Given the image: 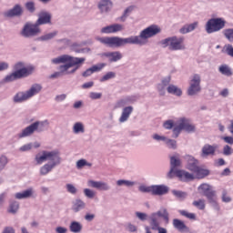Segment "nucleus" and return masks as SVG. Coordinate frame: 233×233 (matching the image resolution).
<instances>
[{
  "label": "nucleus",
  "mask_w": 233,
  "mask_h": 233,
  "mask_svg": "<svg viewBox=\"0 0 233 233\" xmlns=\"http://www.w3.org/2000/svg\"><path fill=\"white\" fill-rule=\"evenodd\" d=\"M225 25H227V21L221 17L210 18L206 24V32L207 34L219 32V30H223V28H225Z\"/></svg>",
  "instance_id": "9"
},
{
  "label": "nucleus",
  "mask_w": 233,
  "mask_h": 233,
  "mask_svg": "<svg viewBox=\"0 0 233 233\" xmlns=\"http://www.w3.org/2000/svg\"><path fill=\"white\" fill-rule=\"evenodd\" d=\"M89 97H90V99H93V100L101 99V97H103V94L102 93L91 92L89 94Z\"/></svg>",
  "instance_id": "58"
},
{
  "label": "nucleus",
  "mask_w": 233,
  "mask_h": 233,
  "mask_svg": "<svg viewBox=\"0 0 233 233\" xmlns=\"http://www.w3.org/2000/svg\"><path fill=\"white\" fill-rule=\"evenodd\" d=\"M38 19L35 24L41 26L43 25H52V14L48 11L42 10L37 14Z\"/></svg>",
  "instance_id": "13"
},
{
  "label": "nucleus",
  "mask_w": 233,
  "mask_h": 233,
  "mask_svg": "<svg viewBox=\"0 0 233 233\" xmlns=\"http://www.w3.org/2000/svg\"><path fill=\"white\" fill-rule=\"evenodd\" d=\"M69 230L72 233H81L83 231V224L79 221H72L69 225Z\"/></svg>",
  "instance_id": "32"
},
{
  "label": "nucleus",
  "mask_w": 233,
  "mask_h": 233,
  "mask_svg": "<svg viewBox=\"0 0 233 233\" xmlns=\"http://www.w3.org/2000/svg\"><path fill=\"white\" fill-rule=\"evenodd\" d=\"M15 199H35V198H37V194L34 187H28L22 192L15 193Z\"/></svg>",
  "instance_id": "14"
},
{
  "label": "nucleus",
  "mask_w": 233,
  "mask_h": 233,
  "mask_svg": "<svg viewBox=\"0 0 233 233\" xmlns=\"http://www.w3.org/2000/svg\"><path fill=\"white\" fill-rule=\"evenodd\" d=\"M127 105H128V98H124L116 103V107L123 108L124 106H127Z\"/></svg>",
  "instance_id": "55"
},
{
  "label": "nucleus",
  "mask_w": 233,
  "mask_h": 233,
  "mask_svg": "<svg viewBox=\"0 0 233 233\" xmlns=\"http://www.w3.org/2000/svg\"><path fill=\"white\" fill-rule=\"evenodd\" d=\"M86 208V203L81 198H76L72 201L71 210L74 214H78L81 210Z\"/></svg>",
  "instance_id": "20"
},
{
  "label": "nucleus",
  "mask_w": 233,
  "mask_h": 233,
  "mask_svg": "<svg viewBox=\"0 0 233 233\" xmlns=\"http://www.w3.org/2000/svg\"><path fill=\"white\" fill-rule=\"evenodd\" d=\"M38 34H41V29H39V25L36 23L32 24L27 22L25 24L20 35L22 37L30 38L35 37Z\"/></svg>",
  "instance_id": "10"
},
{
  "label": "nucleus",
  "mask_w": 233,
  "mask_h": 233,
  "mask_svg": "<svg viewBox=\"0 0 233 233\" xmlns=\"http://www.w3.org/2000/svg\"><path fill=\"white\" fill-rule=\"evenodd\" d=\"M87 187H90L91 188H96L97 190H103L105 192L112 188V187H110V184L106 182L96 181V180H88Z\"/></svg>",
  "instance_id": "17"
},
{
  "label": "nucleus",
  "mask_w": 233,
  "mask_h": 233,
  "mask_svg": "<svg viewBox=\"0 0 233 233\" xmlns=\"http://www.w3.org/2000/svg\"><path fill=\"white\" fill-rule=\"evenodd\" d=\"M43 90V86L41 84H34L27 91H20L17 92L14 97V103H25V101H28V99H32L34 96H37L39 92Z\"/></svg>",
  "instance_id": "7"
},
{
  "label": "nucleus",
  "mask_w": 233,
  "mask_h": 233,
  "mask_svg": "<svg viewBox=\"0 0 233 233\" xmlns=\"http://www.w3.org/2000/svg\"><path fill=\"white\" fill-rule=\"evenodd\" d=\"M2 233H15V229L12 227H5Z\"/></svg>",
  "instance_id": "64"
},
{
  "label": "nucleus",
  "mask_w": 233,
  "mask_h": 233,
  "mask_svg": "<svg viewBox=\"0 0 233 233\" xmlns=\"http://www.w3.org/2000/svg\"><path fill=\"white\" fill-rule=\"evenodd\" d=\"M139 192H142L143 194H152L153 195V190H154V185L152 186H139L138 187Z\"/></svg>",
  "instance_id": "43"
},
{
  "label": "nucleus",
  "mask_w": 233,
  "mask_h": 233,
  "mask_svg": "<svg viewBox=\"0 0 233 233\" xmlns=\"http://www.w3.org/2000/svg\"><path fill=\"white\" fill-rule=\"evenodd\" d=\"M116 72L109 71L100 78V83H105L106 81H110V79H116Z\"/></svg>",
  "instance_id": "40"
},
{
  "label": "nucleus",
  "mask_w": 233,
  "mask_h": 233,
  "mask_svg": "<svg viewBox=\"0 0 233 233\" xmlns=\"http://www.w3.org/2000/svg\"><path fill=\"white\" fill-rule=\"evenodd\" d=\"M201 92V76L195 74L189 82V86L187 88V96H198Z\"/></svg>",
  "instance_id": "11"
},
{
  "label": "nucleus",
  "mask_w": 233,
  "mask_h": 233,
  "mask_svg": "<svg viewBox=\"0 0 233 233\" xmlns=\"http://www.w3.org/2000/svg\"><path fill=\"white\" fill-rule=\"evenodd\" d=\"M127 228L128 232H137V227L132 223H128Z\"/></svg>",
  "instance_id": "62"
},
{
  "label": "nucleus",
  "mask_w": 233,
  "mask_h": 233,
  "mask_svg": "<svg viewBox=\"0 0 233 233\" xmlns=\"http://www.w3.org/2000/svg\"><path fill=\"white\" fill-rule=\"evenodd\" d=\"M218 71L220 72V74H222L223 76H227L228 77H230V76H232V70L227 65L220 66Z\"/></svg>",
  "instance_id": "38"
},
{
  "label": "nucleus",
  "mask_w": 233,
  "mask_h": 233,
  "mask_svg": "<svg viewBox=\"0 0 233 233\" xmlns=\"http://www.w3.org/2000/svg\"><path fill=\"white\" fill-rule=\"evenodd\" d=\"M19 210V202L16 200H10L9 201V214H17Z\"/></svg>",
  "instance_id": "34"
},
{
  "label": "nucleus",
  "mask_w": 233,
  "mask_h": 233,
  "mask_svg": "<svg viewBox=\"0 0 233 233\" xmlns=\"http://www.w3.org/2000/svg\"><path fill=\"white\" fill-rule=\"evenodd\" d=\"M174 127V121L167 120L164 123V128H167V130H170Z\"/></svg>",
  "instance_id": "61"
},
{
  "label": "nucleus",
  "mask_w": 233,
  "mask_h": 233,
  "mask_svg": "<svg viewBox=\"0 0 233 233\" xmlns=\"http://www.w3.org/2000/svg\"><path fill=\"white\" fill-rule=\"evenodd\" d=\"M149 225L150 227H145L146 233H152V231H150V228L151 230H153L154 228H157L161 225V222H159V218L155 213H151L149 216Z\"/></svg>",
  "instance_id": "19"
},
{
  "label": "nucleus",
  "mask_w": 233,
  "mask_h": 233,
  "mask_svg": "<svg viewBox=\"0 0 233 233\" xmlns=\"http://www.w3.org/2000/svg\"><path fill=\"white\" fill-rule=\"evenodd\" d=\"M176 176L177 177H179V179H181L182 181H190V179H194V175L181 169L176 171Z\"/></svg>",
  "instance_id": "28"
},
{
  "label": "nucleus",
  "mask_w": 233,
  "mask_h": 233,
  "mask_svg": "<svg viewBox=\"0 0 233 233\" xmlns=\"http://www.w3.org/2000/svg\"><path fill=\"white\" fill-rule=\"evenodd\" d=\"M134 8H136V6L130 5L125 9L123 15L119 18L121 23H125V21H127V19L128 18L130 14H132V12H134Z\"/></svg>",
  "instance_id": "35"
},
{
  "label": "nucleus",
  "mask_w": 233,
  "mask_h": 233,
  "mask_svg": "<svg viewBox=\"0 0 233 233\" xmlns=\"http://www.w3.org/2000/svg\"><path fill=\"white\" fill-rule=\"evenodd\" d=\"M48 127H50V122H48V120L35 121L18 133L17 137L19 139H23V137L32 136L35 132H37L38 134H41V132H46V130H48Z\"/></svg>",
  "instance_id": "5"
},
{
  "label": "nucleus",
  "mask_w": 233,
  "mask_h": 233,
  "mask_svg": "<svg viewBox=\"0 0 233 233\" xmlns=\"http://www.w3.org/2000/svg\"><path fill=\"white\" fill-rule=\"evenodd\" d=\"M194 174H196V176L199 179H203V177H207V176H208V174H210V171H208V169H203L198 167H197V170L194 171Z\"/></svg>",
  "instance_id": "36"
},
{
  "label": "nucleus",
  "mask_w": 233,
  "mask_h": 233,
  "mask_svg": "<svg viewBox=\"0 0 233 233\" xmlns=\"http://www.w3.org/2000/svg\"><path fill=\"white\" fill-rule=\"evenodd\" d=\"M182 130L183 129H181V127L177 124V126L173 128V136H172V137H175V138L179 137V134H181Z\"/></svg>",
  "instance_id": "54"
},
{
  "label": "nucleus",
  "mask_w": 233,
  "mask_h": 233,
  "mask_svg": "<svg viewBox=\"0 0 233 233\" xmlns=\"http://www.w3.org/2000/svg\"><path fill=\"white\" fill-rule=\"evenodd\" d=\"M57 35V31H54L52 33L46 34L38 38V41H50V39H54Z\"/></svg>",
  "instance_id": "44"
},
{
  "label": "nucleus",
  "mask_w": 233,
  "mask_h": 233,
  "mask_svg": "<svg viewBox=\"0 0 233 233\" xmlns=\"http://www.w3.org/2000/svg\"><path fill=\"white\" fill-rule=\"evenodd\" d=\"M218 146H212L209 144L204 145L201 151V157H208V156H216V150Z\"/></svg>",
  "instance_id": "23"
},
{
  "label": "nucleus",
  "mask_w": 233,
  "mask_h": 233,
  "mask_svg": "<svg viewBox=\"0 0 233 233\" xmlns=\"http://www.w3.org/2000/svg\"><path fill=\"white\" fill-rule=\"evenodd\" d=\"M184 158L187 163V170H190L191 172H195V170H198L199 167V162L198 161V159H195V157L190 155H186Z\"/></svg>",
  "instance_id": "21"
},
{
  "label": "nucleus",
  "mask_w": 233,
  "mask_h": 233,
  "mask_svg": "<svg viewBox=\"0 0 233 233\" xmlns=\"http://www.w3.org/2000/svg\"><path fill=\"white\" fill-rule=\"evenodd\" d=\"M169 190L168 186L153 185V196H165Z\"/></svg>",
  "instance_id": "26"
},
{
  "label": "nucleus",
  "mask_w": 233,
  "mask_h": 233,
  "mask_svg": "<svg viewBox=\"0 0 233 233\" xmlns=\"http://www.w3.org/2000/svg\"><path fill=\"white\" fill-rule=\"evenodd\" d=\"M177 125L182 130L187 132V134H192V132H196V127L192 124L190 119L182 117L179 118Z\"/></svg>",
  "instance_id": "15"
},
{
  "label": "nucleus",
  "mask_w": 233,
  "mask_h": 233,
  "mask_svg": "<svg viewBox=\"0 0 233 233\" xmlns=\"http://www.w3.org/2000/svg\"><path fill=\"white\" fill-rule=\"evenodd\" d=\"M198 22H194L189 25H185L183 27L179 29V33L185 35L189 34V32H194V30L198 28Z\"/></svg>",
  "instance_id": "31"
},
{
  "label": "nucleus",
  "mask_w": 233,
  "mask_h": 233,
  "mask_svg": "<svg viewBox=\"0 0 233 233\" xmlns=\"http://www.w3.org/2000/svg\"><path fill=\"white\" fill-rule=\"evenodd\" d=\"M181 167V160L179 158H176V157H170V168L174 170H177V167Z\"/></svg>",
  "instance_id": "41"
},
{
  "label": "nucleus",
  "mask_w": 233,
  "mask_h": 233,
  "mask_svg": "<svg viewBox=\"0 0 233 233\" xmlns=\"http://www.w3.org/2000/svg\"><path fill=\"white\" fill-rule=\"evenodd\" d=\"M66 188L68 194H72L73 196H76V194H77V187H76L74 184H66Z\"/></svg>",
  "instance_id": "51"
},
{
  "label": "nucleus",
  "mask_w": 233,
  "mask_h": 233,
  "mask_svg": "<svg viewBox=\"0 0 233 233\" xmlns=\"http://www.w3.org/2000/svg\"><path fill=\"white\" fill-rule=\"evenodd\" d=\"M30 76V72L27 68H23L17 71L7 75L3 79V83H12L14 81H17V79H23V77H28Z\"/></svg>",
  "instance_id": "12"
},
{
  "label": "nucleus",
  "mask_w": 233,
  "mask_h": 233,
  "mask_svg": "<svg viewBox=\"0 0 233 233\" xmlns=\"http://www.w3.org/2000/svg\"><path fill=\"white\" fill-rule=\"evenodd\" d=\"M153 213H155L158 218H162L167 224L170 221V215L168 214V210L165 208H161L158 211Z\"/></svg>",
  "instance_id": "30"
},
{
  "label": "nucleus",
  "mask_w": 233,
  "mask_h": 233,
  "mask_svg": "<svg viewBox=\"0 0 233 233\" xmlns=\"http://www.w3.org/2000/svg\"><path fill=\"white\" fill-rule=\"evenodd\" d=\"M226 53L228 56H230V57H233V46L232 45H228L226 48Z\"/></svg>",
  "instance_id": "63"
},
{
  "label": "nucleus",
  "mask_w": 233,
  "mask_h": 233,
  "mask_svg": "<svg viewBox=\"0 0 233 233\" xmlns=\"http://www.w3.org/2000/svg\"><path fill=\"white\" fill-rule=\"evenodd\" d=\"M173 196L178 199V201H185L187 198H188V193L181 190L173 189L172 191Z\"/></svg>",
  "instance_id": "33"
},
{
  "label": "nucleus",
  "mask_w": 233,
  "mask_h": 233,
  "mask_svg": "<svg viewBox=\"0 0 233 233\" xmlns=\"http://www.w3.org/2000/svg\"><path fill=\"white\" fill-rule=\"evenodd\" d=\"M221 199L223 203H230V201H232V198L227 195V189L222 190Z\"/></svg>",
  "instance_id": "53"
},
{
  "label": "nucleus",
  "mask_w": 233,
  "mask_h": 233,
  "mask_svg": "<svg viewBox=\"0 0 233 233\" xmlns=\"http://www.w3.org/2000/svg\"><path fill=\"white\" fill-rule=\"evenodd\" d=\"M35 160L36 161V165H43L45 161H47L39 170L40 176H47L56 167L61 165L63 158H61L59 150L55 149L52 151H42V155H36Z\"/></svg>",
  "instance_id": "3"
},
{
  "label": "nucleus",
  "mask_w": 233,
  "mask_h": 233,
  "mask_svg": "<svg viewBox=\"0 0 233 233\" xmlns=\"http://www.w3.org/2000/svg\"><path fill=\"white\" fill-rule=\"evenodd\" d=\"M135 215H136V218H137V219H139V221H142L143 223H145V221H147L149 219L148 214L147 213L137 211L135 212Z\"/></svg>",
  "instance_id": "48"
},
{
  "label": "nucleus",
  "mask_w": 233,
  "mask_h": 233,
  "mask_svg": "<svg viewBox=\"0 0 233 233\" xmlns=\"http://www.w3.org/2000/svg\"><path fill=\"white\" fill-rule=\"evenodd\" d=\"M136 185L135 181H131V180H125V179H119L116 181V186L117 187H134Z\"/></svg>",
  "instance_id": "39"
},
{
  "label": "nucleus",
  "mask_w": 233,
  "mask_h": 233,
  "mask_svg": "<svg viewBox=\"0 0 233 233\" xmlns=\"http://www.w3.org/2000/svg\"><path fill=\"white\" fill-rule=\"evenodd\" d=\"M83 167H86V159L82 158L76 161V168L78 170H81V168H83Z\"/></svg>",
  "instance_id": "56"
},
{
  "label": "nucleus",
  "mask_w": 233,
  "mask_h": 233,
  "mask_svg": "<svg viewBox=\"0 0 233 233\" xmlns=\"http://www.w3.org/2000/svg\"><path fill=\"white\" fill-rule=\"evenodd\" d=\"M173 227H174V228L178 230V232H189L190 231V228H188V227H187L185 222H183L179 218L173 219Z\"/></svg>",
  "instance_id": "27"
},
{
  "label": "nucleus",
  "mask_w": 233,
  "mask_h": 233,
  "mask_svg": "<svg viewBox=\"0 0 233 233\" xmlns=\"http://www.w3.org/2000/svg\"><path fill=\"white\" fill-rule=\"evenodd\" d=\"M223 155L224 156H231L232 155V147H230V146H228V145L224 146Z\"/></svg>",
  "instance_id": "57"
},
{
  "label": "nucleus",
  "mask_w": 233,
  "mask_h": 233,
  "mask_svg": "<svg viewBox=\"0 0 233 233\" xmlns=\"http://www.w3.org/2000/svg\"><path fill=\"white\" fill-rule=\"evenodd\" d=\"M125 26L121 24H113L106 25L101 29V34H117V32H123Z\"/></svg>",
  "instance_id": "18"
},
{
  "label": "nucleus",
  "mask_w": 233,
  "mask_h": 233,
  "mask_svg": "<svg viewBox=\"0 0 233 233\" xmlns=\"http://www.w3.org/2000/svg\"><path fill=\"white\" fill-rule=\"evenodd\" d=\"M32 143H29V144H25L24 146H22L19 150L20 152H28V150H32Z\"/></svg>",
  "instance_id": "59"
},
{
  "label": "nucleus",
  "mask_w": 233,
  "mask_h": 233,
  "mask_svg": "<svg viewBox=\"0 0 233 233\" xmlns=\"http://www.w3.org/2000/svg\"><path fill=\"white\" fill-rule=\"evenodd\" d=\"M163 48L168 47L171 52H177L179 50H186L185 37L183 36H169L160 41Z\"/></svg>",
  "instance_id": "6"
},
{
  "label": "nucleus",
  "mask_w": 233,
  "mask_h": 233,
  "mask_svg": "<svg viewBox=\"0 0 233 233\" xmlns=\"http://www.w3.org/2000/svg\"><path fill=\"white\" fill-rule=\"evenodd\" d=\"M164 143L167 145V148H171L172 150L177 148V142L175 139L166 137Z\"/></svg>",
  "instance_id": "42"
},
{
  "label": "nucleus",
  "mask_w": 233,
  "mask_h": 233,
  "mask_svg": "<svg viewBox=\"0 0 233 233\" xmlns=\"http://www.w3.org/2000/svg\"><path fill=\"white\" fill-rule=\"evenodd\" d=\"M172 81V76H167L161 79L160 83L157 85V90L161 97L165 96L167 94L171 96H176L177 97H181L183 96V90L177 86L170 84Z\"/></svg>",
  "instance_id": "4"
},
{
  "label": "nucleus",
  "mask_w": 233,
  "mask_h": 233,
  "mask_svg": "<svg viewBox=\"0 0 233 233\" xmlns=\"http://www.w3.org/2000/svg\"><path fill=\"white\" fill-rule=\"evenodd\" d=\"M74 134H85V126L81 122H76L73 126Z\"/></svg>",
  "instance_id": "37"
},
{
  "label": "nucleus",
  "mask_w": 233,
  "mask_h": 233,
  "mask_svg": "<svg viewBox=\"0 0 233 233\" xmlns=\"http://www.w3.org/2000/svg\"><path fill=\"white\" fill-rule=\"evenodd\" d=\"M86 61L85 57H76L69 55H62L58 57L53 58L51 63L53 65H61L58 67V72L61 76H70L76 74L81 66Z\"/></svg>",
  "instance_id": "2"
},
{
  "label": "nucleus",
  "mask_w": 233,
  "mask_h": 233,
  "mask_svg": "<svg viewBox=\"0 0 233 233\" xmlns=\"http://www.w3.org/2000/svg\"><path fill=\"white\" fill-rule=\"evenodd\" d=\"M98 8L101 12H110L112 9V1L110 0H101L98 3Z\"/></svg>",
  "instance_id": "29"
},
{
  "label": "nucleus",
  "mask_w": 233,
  "mask_h": 233,
  "mask_svg": "<svg viewBox=\"0 0 233 233\" xmlns=\"http://www.w3.org/2000/svg\"><path fill=\"white\" fill-rule=\"evenodd\" d=\"M132 112H134V106H125L122 109V114L118 119L119 123H126V121H128L130 116L132 115Z\"/></svg>",
  "instance_id": "25"
},
{
  "label": "nucleus",
  "mask_w": 233,
  "mask_h": 233,
  "mask_svg": "<svg viewBox=\"0 0 233 233\" xmlns=\"http://www.w3.org/2000/svg\"><path fill=\"white\" fill-rule=\"evenodd\" d=\"M6 165H8V157H6L5 155H2L0 157V172L5 170V167H6Z\"/></svg>",
  "instance_id": "50"
},
{
  "label": "nucleus",
  "mask_w": 233,
  "mask_h": 233,
  "mask_svg": "<svg viewBox=\"0 0 233 233\" xmlns=\"http://www.w3.org/2000/svg\"><path fill=\"white\" fill-rule=\"evenodd\" d=\"M223 34L226 37V39H228L230 43L233 41V28L225 29L223 31Z\"/></svg>",
  "instance_id": "49"
},
{
  "label": "nucleus",
  "mask_w": 233,
  "mask_h": 233,
  "mask_svg": "<svg viewBox=\"0 0 233 233\" xmlns=\"http://www.w3.org/2000/svg\"><path fill=\"white\" fill-rule=\"evenodd\" d=\"M178 214H180V216H184V218H187V219L196 220V214L189 213L187 210L180 209V210H178Z\"/></svg>",
  "instance_id": "47"
},
{
  "label": "nucleus",
  "mask_w": 233,
  "mask_h": 233,
  "mask_svg": "<svg viewBox=\"0 0 233 233\" xmlns=\"http://www.w3.org/2000/svg\"><path fill=\"white\" fill-rule=\"evenodd\" d=\"M105 66H106V64H105V63H100V64L95 65V66L87 68L86 71H84L82 73V76L83 77H90V76H92V74H94L95 72H101V70L104 69Z\"/></svg>",
  "instance_id": "22"
},
{
  "label": "nucleus",
  "mask_w": 233,
  "mask_h": 233,
  "mask_svg": "<svg viewBox=\"0 0 233 233\" xmlns=\"http://www.w3.org/2000/svg\"><path fill=\"white\" fill-rule=\"evenodd\" d=\"M198 192L207 198L208 203H209L215 210H219V204H218V193L216 190L212 189V186L208 184H201L198 187Z\"/></svg>",
  "instance_id": "8"
},
{
  "label": "nucleus",
  "mask_w": 233,
  "mask_h": 233,
  "mask_svg": "<svg viewBox=\"0 0 233 233\" xmlns=\"http://www.w3.org/2000/svg\"><path fill=\"white\" fill-rule=\"evenodd\" d=\"M105 57H107L109 63H117L123 59V54L119 51L107 52L104 54Z\"/></svg>",
  "instance_id": "24"
},
{
  "label": "nucleus",
  "mask_w": 233,
  "mask_h": 233,
  "mask_svg": "<svg viewBox=\"0 0 233 233\" xmlns=\"http://www.w3.org/2000/svg\"><path fill=\"white\" fill-rule=\"evenodd\" d=\"M161 34V27L157 25H151L148 27L142 30L139 35H131L127 38L119 36H106V37H97L96 39L102 45L109 46V48H121L127 46V45H137L138 46H145L148 43L150 37H154Z\"/></svg>",
  "instance_id": "1"
},
{
  "label": "nucleus",
  "mask_w": 233,
  "mask_h": 233,
  "mask_svg": "<svg viewBox=\"0 0 233 233\" xmlns=\"http://www.w3.org/2000/svg\"><path fill=\"white\" fill-rule=\"evenodd\" d=\"M23 6H21L19 4H16L13 8L4 13V17L10 19H12V17H21V15H23Z\"/></svg>",
  "instance_id": "16"
},
{
  "label": "nucleus",
  "mask_w": 233,
  "mask_h": 233,
  "mask_svg": "<svg viewBox=\"0 0 233 233\" xmlns=\"http://www.w3.org/2000/svg\"><path fill=\"white\" fill-rule=\"evenodd\" d=\"M84 195L88 199H94V198H96V192L94 190L90 189V188H85L84 189Z\"/></svg>",
  "instance_id": "52"
},
{
  "label": "nucleus",
  "mask_w": 233,
  "mask_h": 233,
  "mask_svg": "<svg viewBox=\"0 0 233 233\" xmlns=\"http://www.w3.org/2000/svg\"><path fill=\"white\" fill-rule=\"evenodd\" d=\"M177 171H179V169H174V168L170 167V170L167 174V179L174 178V177L176 176V172H177Z\"/></svg>",
  "instance_id": "60"
},
{
  "label": "nucleus",
  "mask_w": 233,
  "mask_h": 233,
  "mask_svg": "<svg viewBox=\"0 0 233 233\" xmlns=\"http://www.w3.org/2000/svg\"><path fill=\"white\" fill-rule=\"evenodd\" d=\"M25 8L29 12V14L35 13V3L34 1H29L25 4Z\"/></svg>",
  "instance_id": "45"
},
{
  "label": "nucleus",
  "mask_w": 233,
  "mask_h": 233,
  "mask_svg": "<svg viewBox=\"0 0 233 233\" xmlns=\"http://www.w3.org/2000/svg\"><path fill=\"white\" fill-rule=\"evenodd\" d=\"M193 207L198 208V210H205V199H198L192 202Z\"/></svg>",
  "instance_id": "46"
}]
</instances>
